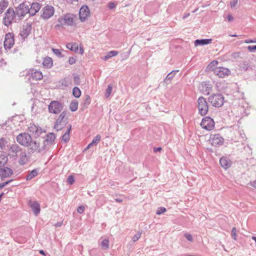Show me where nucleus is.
I'll list each match as a JSON object with an SVG mask.
<instances>
[{"label": "nucleus", "mask_w": 256, "mask_h": 256, "mask_svg": "<svg viewBox=\"0 0 256 256\" xmlns=\"http://www.w3.org/2000/svg\"><path fill=\"white\" fill-rule=\"evenodd\" d=\"M16 140L20 145L28 147L32 153L35 152L42 153L46 148V146L44 144L40 146L39 142L32 140L31 136L28 133L20 134L16 136Z\"/></svg>", "instance_id": "nucleus-1"}, {"label": "nucleus", "mask_w": 256, "mask_h": 256, "mask_svg": "<svg viewBox=\"0 0 256 256\" xmlns=\"http://www.w3.org/2000/svg\"><path fill=\"white\" fill-rule=\"evenodd\" d=\"M208 101L212 106L216 108H220L223 106L224 102V98L221 94H214L208 97Z\"/></svg>", "instance_id": "nucleus-2"}, {"label": "nucleus", "mask_w": 256, "mask_h": 256, "mask_svg": "<svg viewBox=\"0 0 256 256\" xmlns=\"http://www.w3.org/2000/svg\"><path fill=\"white\" fill-rule=\"evenodd\" d=\"M67 114L68 112L66 111H63L56 120L54 124V128L56 130H60L66 126L68 123V118H66Z\"/></svg>", "instance_id": "nucleus-3"}, {"label": "nucleus", "mask_w": 256, "mask_h": 256, "mask_svg": "<svg viewBox=\"0 0 256 256\" xmlns=\"http://www.w3.org/2000/svg\"><path fill=\"white\" fill-rule=\"evenodd\" d=\"M16 16H17L16 12L14 8H8L4 14L2 20L3 24L6 26L11 25Z\"/></svg>", "instance_id": "nucleus-4"}, {"label": "nucleus", "mask_w": 256, "mask_h": 256, "mask_svg": "<svg viewBox=\"0 0 256 256\" xmlns=\"http://www.w3.org/2000/svg\"><path fill=\"white\" fill-rule=\"evenodd\" d=\"M197 103L198 114L202 116L206 114L208 110V105L206 99L203 96H200L197 100Z\"/></svg>", "instance_id": "nucleus-5"}, {"label": "nucleus", "mask_w": 256, "mask_h": 256, "mask_svg": "<svg viewBox=\"0 0 256 256\" xmlns=\"http://www.w3.org/2000/svg\"><path fill=\"white\" fill-rule=\"evenodd\" d=\"M64 104L62 102L56 100L52 101L48 106V110L50 114H58L63 110Z\"/></svg>", "instance_id": "nucleus-6"}, {"label": "nucleus", "mask_w": 256, "mask_h": 256, "mask_svg": "<svg viewBox=\"0 0 256 256\" xmlns=\"http://www.w3.org/2000/svg\"><path fill=\"white\" fill-rule=\"evenodd\" d=\"M75 16L72 14H67L64 16L63 17L58 19V22L60 24H58L56 26H59L60 25H67L72 26L74 22Z\"/></svg>", "instance_id": "nucleus-7"}, {"label": "nucleus", "mask_w": 256, "mask_h": 256, "mask_svg": "<svg viewBox=\"0 0 256 256\" xmlns=\"http://www.w3.org/2000/svg\"><path fill=\"white\" fill-rule=\"evenodd\" d=\"M24 148L16 144L10 145L8 148V154L14 160L18 158V156L22 152Z\"/></svg>", "instance_id": "nucleus-8"}, {"label": "nucleus", "mask_w": 256, "mask_h": 256, "mask_svg": "<svg viewBox=\"0 0 256 256\" xmlns=\"http://www.w3.org/2000/svg\"><path fill=\"white\" fill-rule=\"evenodd\" d=\"M30 4L26 2H22L20 4L18 8H16V14L20 18H24L26 14H28L29 6Z\"/></svg>", "instance_id": "nucleus-9"}, {"label": "nucleus", "mask_w": 256, "mask_h": 256, "mask_svg": "<svg viewBox=\"0 0 256 256\" xmlns=\"http://www.w3.org/2000/svg\"><path fill=\"white\" fill-rule=\"evenodd\" d=\"M200 126L204 129L210 131L214 129V122L210 116H206L202 118Z\"/></svg>", "instance_id": "nucleus-10"}, {"label": "nucleus", "mask_w": 256, "mask_h": 256, "mask_svg": "<svg viewBox=\"0 0 256 256\" xmlns=\"http://www.w3.org/2000/svg\"><path fill=\"white\" fill-rule=\"evenodd\" d=\"M14 34L12 32H8L6 34L4 42V48L6 50H10L14 44Z\"/></svg>", "instance_id": "nucleus-11"}, {"label": "nucleus", "mask_w": 256, "mask_h": 256, "mask_svg": "<svg viewBox=\"0 0 256 256\" xmlns=\"http://www.w3.org/2000/svg\"><path fill=\"white\" fill-rule=\"evenodd\" d=\"M42 11V14L41 15L42 18L44 20H48L54 15V8L52 6L46 5L43 8Z\"/></svg>", "instance_id": "nucleus-12"}, {"label": "nucleus", "mask_w": 256, "mask_h": 256, "mask_svg": "<svg viewBox=\"0 0 256 256\" xmlns=\"http://www.w3.org/2000/svg\"><path fill=\"white\" fill-rule=\"evenodd\" d=\"M209 140L214 146H221L224 143V138L220 134H210Z\"/></svg>", "instance_id": "nucleus-13"}, {"label": "nucleus", "mask_w": 256, "mask_h": 256, "mask_svg": "<svg viewBox=\"0 0 256 256\" xmlns=\"http://www.w3.org/2000/svg\"><path fill=\"white\" fill-rule=\"evenodd\" d=\"M90 14V10L87 6L81 7L79 12L80 19L82 22H84Z\"/></svg>", "instance_id": "nucleus-14"}, {"label": "nucleus", "mask_w": 256, "mask_h": 256, "mask_svg": "<svg viewBox=\"0 0 256 256\" xmlns=\"http://www.w3.org/2000/svg\"><path fill=\"white\" fill-rule=\"evenodd\" d=\"M214 74L220 78H224L226 76H228L230 72L228 69L224 68H216L214 69Z\"/></svg>", "instance_id": "nucleus-15"}, {"label": "nucleus", "mask_w": 256, "mask_h": 256, "mask_svg": "<svg viewBox=\"0 0 256 256\" xmlns=\"http://www.w3.org/2000/svg\"><path fill=\"white\" fill-rule=\"evenodd\" d=\"M18 162L20 165L24 166L28 163L29 157L25 149L22 151L20 154L18 156Z\"/></svg>", "instance_id": "nucleus-16"}, {"label": "nucleus", "mask_w": 256, "mask_h": 256, "mask_svg": "<svg viewBox=\"0 0 256 256\" xmlns=\"http://www.w3.org/2000/svg\"><path fill=\"white\" fill-rule=\"evenodd\" d=\"M29 131L34 134L35 137H38L44 132L38 126H36L34 124H30L28 127Z\"/></svg>", "instance_id": "nucleus-17"}, {"label": "nucleus", "mask_w": 256, "mask_h": 256, "mask_svg": "<svg viewBox=\"0 0 256 256\" xmlns=\"http://www.w3.org/2000/svg\"><path fill=\"white\" fill-rule=\"evenodd\" d=\"M28 74L30 75V78L36 80H40L42 78L43 75L42 72L40 70L32 69L28 71Z\"/></svg>", "instance_id": "nucleus-18"}, {"label": "nucleus", "mask_w": 256, "mask_h": 256, "mask_svg": "<svg viewBox=\"0 0 256 256\" xmlns=\"http://www.w3.org/2000/svg\"><path fill=\"white\" fill-rule=\"evenodd\" d=\"M31 30V26L27 24H26L23 26L20 34L23 39H25L30 34Z\"/></svg>", "instance_id": "nucleus-19"}, {"label": "nucleus", "mask_w": 256, "mask_h": 256, "mask_svg": "<svg viewBox=\"0 0 256 256\" xmlns=\"http://www.w3.org/2000/svg\"><path fill=\"white\" fill-rule=\"evenodd\" d=\"M12 174L13 171L10 168L8 167L0 168V176L2 180H3L4 178L10 177Z\"/></svg>", "instance_id": "nucleus-20"}, {"label": "nucleus", "mask_w": 256, "mask_h": 256, "mask_svg": "<svg viewBox=\"0 0 256 256\" xmlns=\"http://www.w3.org/2000/svg\"><path fill=\"white\" fill-rule=\"evenodd\" d=\"M30 7H29L28 14L30 16H34L36 12H38L40 8V4L38 2H33L30 5Z\"/></svg>", "instance_id": "nucleus-21"}, {"label": "nucleus", "mask_w": 256, "mask_h": 256, "mask_svg": "<svg viewBox=\"0 0 256 256\" xmlns=\"http://www.w3.org/2000/svg\"><path fill=\"white\" fill-rule=\"evenodd\" d=\"M56 136L53 133H50L46 135V139L44 140L43 144L42 146H43L44 144L46 146V148L42 152H44L45 150L48 148V144H52L55 140Z\"/></svg>", "instance_id": "nucleus-22"}, {"label": "nucleus", "mask_w": 256, "mask_h": 256, "mask_svg": "<svg viewBox=\"0 0 256 256\" xmlns=\"http://www.w3.org/2000/svg\"><path fill=\"white\" fill-rule=\"evenodd\" d=\"M220 164L226 170L231 166L232 162L229 158L223 156L220 158Z\"/></svg>", "instance_id": "nucleus-23"}, {"label": "nucleus", "mask_w": 256, "mask_h": 256, "mask_svg": "<svg viewBox=\"0 0 256 256\" xmlns=\"http://www.w3.org/2000/svg\"><path fill=\"white\" fill-rule=\"evenodd\" d=\"M30 206L31 207L35 216H38L40 214V205L38 202H30Z\"/></svg>", "instance_id": "nucleus-24"}, {"label": "nucleus", "mask_w": 256, "mask_h": 256, "mask_svg": "<svg viewBox=\"0 0 256 256\" xmlns=\"http://www.w3.org/2000/svg\"><path fill=\"white\" fill-rule=\"evenodd\" d=\"M212 88V87L211 84L207 82L202 83L200 87V90L202 91V92L206 94H210Z\"/></svg>", "instance_id": "nucleus-25"}, {"label": "nucleus", "mask_w": 256, "mask_h": 256, "mask_svg": "<svg viewBox=\"0 0 256 256\" xmlns=\"http://www.w3.org/2000/svg\"><path fill=\"white\" fill-rule=\"evenodd\" d=\"M212 42V39H201V40H196L194 41V45L195 46H204L206 45L209 44H210Z\"/></svg>", "instance_id": "nucleus-26"}, {"label": "nucleus", "mask_w": 256, "mask_h": 256, "mask_svg": "<svg viewBox=\"0 0 256 256\" xmlns=\"http://www.w3.org/2000/svg\"><path fill=\"white\" fill-rule=\"evenodd\" d=\"M53 62L52 58L50 57L45 58L42 62L44 67L46 68H50L52 66Z\"/></svg>", "instance_id": "nucleus-27"}, {"label": "nucleus", "mask_w": 256, "mask_h": 256, "mask_svg": "<svg viewBox=\"0 0 256 256\" xmlns=\"http://www.w3.org/2000/svg\"><path fill=\"white\" fill-rule=\"evenodd\" d=\"M71 125H69L66 131L62 136V140L64 141V142H67L70 140V133L71 130Z\"/></svg>", "instance_id": "nucleus-28"}, {"label": "nucleus", "mask_w": 256, "mask_h": 256, "mask_svg": "<svg viewBox=\"0 0 256 256\" xmlns=\"http://www.w3.org/2000/svg\"><path fill=\"white\" fill-rule=\"evenodd\" d=\"M8 5V0H0V14L3 13L4 10L7 8Z\"/></svg>", "instance_id": "nucleus-29"}, {"label": "nucleus", "mask_w": 256, "mask_h": 256, "mask_svg": "<svg viewBox=\"0 0 256 256\" xmlns=\"http://www.w3.org/2000/svg\"><path fill=\"white\" fill-rule=\"evenodd\" d=\"M178 70H174L170 72L166 76L165 82L166 83H169L173 78L175 76L176 72H178Z\"/></svg>", "instance_id": "nucleus-30"}, {"label": "nucleus", "mask_w": 256, "mask_h": 256, "mask_svg": "<svg viewBox=\"0 0 256 256\" xmlns=\"http://www.w3.org/2000/svg\"><path fill=\"white\" fill-rule=\"evenodd\" d=\"M66 48L74 52H77L78 50V44L76 43H68L66 44Z\"/></svg>", "instance_id": "nucleus-31"}, {"label": "nucleus", "mask_w": 256, "mask_h": 256, "mask_svg": "<svg viewBox=\"0 0 256 256\" xmlns=\"http://www.w3.org/2000/svg\"><path fill=\"white\" fill-rule=\"evenodd\" d=\"M38 174V171L36 169L33 170H32L26 177L27 180H30L36 176Z\"/></svg>", "instance_id": "nucleus-32"}, {"label": "nucleus", "mask_w": 256, "mask_h": 256, "mask_svg": "<svg viewBox=\"0 0 256 256\" xmlns=\"http://www.w3.org/2000/svg\"><path fill=\"white\" fill-rule=\"evenodd\" d=\"M71 84V80L68 77H66L61 80L62 86L66 87Z\"/></svg>", "instance_id": "nucleus-33"}, {"label": "nucleus", "mask_w": 256, "mask_h": 256, "mask_svg": "<svg viewBox=\"0 0 256 256\" xmlns=\"http://www.w3.org/2000/svg\"><path fill=\"white\" fill-rule=\"evenodd\" d=\"M91 102V98L88 95L85 96L82 102L83 108H86L90 104Z\"/></svg>", "instance_id": "nucleus-34"}, {"label": "nucleus", "mask_w": 256, "mask_h": 256, "mask_svg": "<svg viewBox=\"0 0 256 256\" xmlns=\"http://www.w3.org/2000/svg\"><path fill=\"white\" fill-rule=\"evenodd\" d=\"M72 94L75 98H78L81 95V91L78 87L75 86L73 88Z\"/></svg>", "instance_id": "nucleus-35"}, {"label": "nucleus", "mask_w": 256, "mask_h": 256, "mask_svg": "<svg viewBox=\"0 0 256 256\" xmlns=\"http://www.w3.org/2000/svg\"><path fill=\"white\" fill-rule=\"evenodd\" d=\"M78 102L76 101H72L70 104V109L72 112H75L78 110Z\"/></svg>", "instance_id": "nucleus-36"}, {"label": "nucleus", "mask_w": 256, "mask_h": 256, "mask_svg": "<svg viewBox=\"0 0 256 256\" xmlns=\"http://www.w3.org/2000/svg\"><path fill=\"white\" fill-rule=\"evenodd\" d=\"M8 142L6 138H2L0 139V148L2 150H5Z\"/></svg>", "instance_id": "nucleus-37"}, {"label": "nucleus", "mask_w": 256, "mask_h": 256, "mask_svg": "<svg viewBox=\"0 0 256 256\" xmlns=\"http://www.w3.org/2000/svg\"><path fill=\"white\" fill-rule=\"evenodd\" d=\"M102 246L103 249L107 250L109 248V241L108 239L104 240L101 244Z\"/></svg>", "instance_id": "nucleus-38"}, {"label": "nucleus", "mask_w": 256, "mask_h": 256, "mask_svg": "<svg viewBox=\"0 0 256 256\" xmlns=\"http://www.w3.org/2000/svg\"><path fill=\"white\" fill-rule=\"evenodd\" d=\"M101 139V136L100 134H97L92 140V142L94 145H97V144L100 142Z\"/></svg>", "instance_id": "nucleus-39"}, {"label": "nucleus", "mask_w": 256, "mask_h": 256, "mask_svg": "<svg viewBox=\"0 0 256 256\" xmlns=\"http://www.w3.org/2000/svg\"><path fill=\"white\" fill-rule=\"evenodd\" d=\"M112 86L111 84H109L108 86V88L106 90L105 96H106V98H108L110 96V95L112 93Z\"/></svg>", "instance_id": "nucleus-40"}, {"label": "nucleus", "mask_w": 256, "mask_h": 256, "mask_svg": "<svg viewBox=\"0 0 256 256\" xmlns=\"http://www.w3.org/2000/svg\"><path fill=\"white\" fill-rule=\"evenodd\" d=\"M142 234V230H139L138 234H135L132 238V240L133 242H136L137 240H139V238H140L141 235Z\"/></svg>", "instance_id": "nucleus-41"}, {"label": "nucleus", "mask_w": 256, "mask_h": 256, "mask_svg": "<svg viewBox=\"0 0 256 256\" xmlns=\"http://www.w3.org/2000/svg\"><path fill=\"white\" fill-rule=\"evenodd\" d=\"M52 51L54 54H55L56 56H58L59 58H62L64 56L61 52L58 49L52 48Z\"/></svg>", "instance_id": "nucleus-42"}, {"label": "nucleus", "mask_w": 256, "mask_h": 256, "mask_svg": "<svg viewBox=\"0 0 256 256\" xmlns=\"http://www.w3.org/2000/svg\"><path fill=\"white\" fill-rule=\"evenodd\" d=\"M166 211V208L164 207H159L158 208L156 214L158 215H160Z\"/></svg>", "instance_id": "nucleus-43"}, {"label": "nucleus", "mask_w": 256, "mask_h": 256, "mask_svg": "<svg viewBox=\"0 0 256 256\" xmlns=\"http://www.w3.org/2000/svg\"><path fill=\"white\" fill-rule=\"evenodd\" d=\"M74 84L76 85H78L80 84V78L78 76L75 75L74 76Z\"/></svg>", "instance_id": "nucleus-44"}, {"label": "nucleus", "mask_w": 256, "mask_h": 256, "mask_svg": "<svg viewBox=\"0 0 256 256\" xmlns=\"http://www.w3.org/2000/svg\"><path fill=\"white\" fill-rule=\"evenodd\" d=\"M236 228L234 227L232 230V237L234 240H236Z\"/></svg>", "instance_id": "nucleus-45"}, {"label": "nucleus", "mask_w": 256, "mask_h": 256, "mask_svg": "<svg viewBox=\"0 0 256 256\" xmlns=\"http://www.w3.org/2000/svg\"><path fill=\"white\" fill-rule=\"evenodd\" d=\"M8 162V158L5 156H3V158L2 160H0V166H4Z\"/></svg>", "instance_id": "nucleus-46"}, {"label": "nucleus", "mask_w": 256, "mask_h": 256, "mask_svg": "<svg viewBox=\"0 0 256 256\" xmlns=\"http://www.w3.org/2000/svg\"><path fill=\"white\" fill-rule=\"evenodd\" d=\"M108 54L110 58H112V57L117 56L118 54V52L115 51V50H112V51L109 52L108 53Z\"/></svg>", "instance_id": "nucleus-47"}, {"label": "nucleus", "mask_w": 256, "mask_h": 256, "mask_svg": "<svg viewBox=\"0 0 256 256\" xmlns=\"http://www.w3.org/2000/svg\"><path fill=\"white\" fill-rule=\"evenodd\" d=\"M74 182V178L72 176H70L68 178V182L70 184H72Z\"/></svg>", "instance_id": "nucleus-48"}, {"label": "nucleus", "mask_w": 256, "mask_h": 256, "mask_svg": "<svg viewBox=\"0 0 256 256\" xmlns=\"http://www.w3.org/2000/svg\"><path fill=\"white\" fill-rule=\"evenodd\" d=\"M84 210V206H79L77 208V212L79 214H82Z\"/></svg>", "instance_id": "nucleus-49"}, {"label": "nucleus", "mask_w": 256, "mask_h": 256, "mask_svg": "<svg viewBox=\"0 0 256 256\" xmlns=\"http://www.w3.org/2000/svg\"><path fill=\"white\" fill-rule=\"evenodd\" d=\"M184 236L188 241L192 242L193 240L192 236L190 234L186 233L184 234Z\"/></svg>", "instance_id": "nucleus-50"}, {"label": "nucleus", "mask_w": 256, "mask_h": 256, "mask_svg": "<svg viewBox=\"0 0 256 256\" xmlns=\"http://www.w3.org/2000/svg\"><path fill=\"white\" fill-rule=\"evenodd\" d=\"M247 48L250 52H254L256 50V46H248Z\"/></svg>", "instance_id": "nucleus-51"}, {"label": "nucleus", "mask_w": 256, "mask_h": 256, "mask_svg": "<svg viewBox=\"0 0 256 256\" xmlns=\"http://www.w3.org/2000/svg\"><path fill=\"white\" fill-rule=\"evenodd\" d=\"M116 6V4L114 2H110L108 4V8L110 10H112V9H113V8H115Z\"/></svg>", "instance_id": "nucleus-52"}, {"label": "nucleus", "mask_w": 256, "mask_h": 256, "mask_svg": "<svg viewBox=\"0 0 256 256\" xmlns=\"http://www.w3.org/2000/svg\"><path fill=\"white\" fill-rule=\"evenodd\" d=\"M68 62L70 64H73L76 62V59L73 57H70L68 59Z\"/></svg>", "instance_id": "nucleus-53"}, {"label": "nucleus", "mask_w": 256, "mask_h": 256, "mask_svg": "<svg viewBox=\"0 0 256 256\" xmlns=\"http://www.w3.org/2000/svg\"><path fill=\"white\" fill-rule=\"evenodd\" d=\"M245 42L246 44H250V43H256V38L254 40H250L248 39L245 40Z\"/></svg>", "instance_id": "nucleus-54"}, {"label": "nucleus", "mask_w": 256, "mask_h": 256, "mask_svg": "<svg viewBox=\"0 0 256 256\" xmlns=\"http://www.w3.org/2000/svg\"><path fill=\"white\" fill-rule=\"evenodd\" d=\"M238 4V0H234L230 2V6L232 8L235 7Z\"/></svg>", "instance_id": "nucleus-55"}, {"label": "nucleus", "mask_w": 256, "mask_h": 256, "mask_svg": "<svg viewBox=\"0 0 256 256\" xmlns=\"http://www.w3.org/2000/svg\"><path fill=\"white\" fill-rule=\"evenodd\" d=\"M249 184L256 189V180L250 182Z\"/></svg>", "instance_id": "nucleus-56"}, {"label": "nucleus", "mask_w": 256, "mask_h": 256, "mask_svg": "<svg viewBox=\"0 0 256 256\" xmlns=\"http://www.w3.org/2000/svg\"><path fill=\"white\" fill-rule=\"evenodd\" d=\"M218 64V62L217 61H213L209 65H208V67L210 68H211L212 67V66H214V65H216Z\"/></svg>", "instance_id": "nucleus-57"}, {"label": "nucleus", "mask_w": 256, "mask_h": 256, "mask_svg": "<svg viewBox=\"0 0 256 256\" xmlns=\"http://www.w3.org/2000/svg\"><path fill=\"white\" fill-rule=\"evenodd\" d=\"M226 18L228 22H230L234 20L233 16L230 14L227 16Z\"/></svg>", "instance_id": "nucleus-58"}, {"label": "nucleus", "mask_w": 256, "mask_h": 256, "mask_svg": "<svg viewBox=\"0 0 256 256\" xmlns=\"http://www.w3.org/2000/svg\"><path fill=\"white\" fill-rule=\"evenodd\" d=\"M162 148L160 147H158V148H154V152H160L162 150Z\"/></svg>", "instance_id": "nucleus-59"}, {"label": "nucleus", "mask_w": 256, "mask_h": 256, "mask_svg": "<svg viewBox=\"0 0 256 256\" xmlns=\"http://www.w3.org/2000/svg\"><path fill=\"white\" fill-rule=\"evenodd\" d=\"M12 180H8L2 184V186L4 188L5 186L8 184L10 182H12Z\"/></svg>", "instance_id": "nucleus-60"}, {"label": "nucleus", "mask_w": 256, "mask_h": 256, "mask_svg": "<svg viewBox=\"0 0 256 256\" xmlns=\"http://www.w3.org/2000/svg\"><path fill=\"white\" fill-rule=\"evenodd\" d=\"M94 146V144H92V142H90V144L87 146V147L84 149V150L85 151V150H87L89 149V148H90V146Z\"/></svg>", "instance_id": "nucleus-61"}, {"label": "nucleus", "mask_w": 256, "mask_h": 256, "mask_svg": "<svg viewBox=\"0 0 256 256\" xmlns=\"http://www.w3.org/2000/svg\"><path fill=\"white\" fill-rule=\"evenodd\" d=\"M190 15V13H187V14H184V16H183L182 17V18L183 19H186V18H187L188 16H189Z\"/></svg>", "instance_id": "nucleus-62"}, {"label": "nucleus", "mask_w": 256, "mask_h": 256, "mask_svg": "<svg viewBox=\"0 0 256 256\" xmlns=\"http://www.w3.org/2000/svg\"><path fill=\"white\" fill-rule=\"evenodd\" d=\"M109 58H110L109 57V56L108 54H107L106 56H105L104 57L102 58V59L104 60H108Z\"/></svg>", "instance_id": "nucleus-63"}, {"label": "nucleus", "mask_w": 256, "mask_h": 256, "mask_svg": "<svg viewBox=\"0 0 256 256\" xmlns=\"http://www.w3.org/2000/svg\"><path fill=\"white\" fill-rule=\"evenodd\" d=\"M115 200L118 202H122V200L119 198H115Z\"/></svg>", "instance_id": "nucleus-64"}]
</instances>
